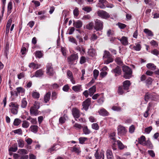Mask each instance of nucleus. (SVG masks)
<instances>
[{"label": "nucleus", "mask_w": 159, "mask_h": 159, "mask_svg": "<svg viewBox=\"0 0 159 159\" xmlns=\"http://www.w3.org/2000/svg\"><path fill=\"white\" fill-rule=\"evenodd\" d=\"M122 68L124 72L123 77L125 79H129L132 76V70L127 66H123Z\"/></svg>", "instance_id": "obj_1"}, {"label": "nucleus", "mask_w": 159, "mask_h": 159, "mask_svg": "<svg viewBox=\"0 0 159 159\" xmlns=\"http://www.w3.org/2000/svg\"><path fill=\"white\" fill-rule=\"evenodd\" d=\"M103 58L104 59H107V60H105L104 61V64H107L112 62L113 60L110 52L106 50L104 51Z\"/></svg>", "instance_id": "obj_2"}, {"label": "nucleus", "mask_w": 159, "mask_h": 159, "mask_svg": "<svg viewBox=\"0 0 159 159\" xmlns=\"http://www.w3.org/2000/svg\"><path fill=\"white\" fill-rule=\"evenodd\" d=\"M46 73L48 75L52 76L55 73L52 63H48L46 65Z\"/></svg>", "instance_id": "obj_3"}, {"label": "nucleus", "mask_w": 159, "mask_h": 159, "mask_svg": "<svg viewBox=\"0 0 159 159\" xmlns=\"http://www.w3.org/2000/svg\"><path fill=\"white\" fill-rule=\"evenodd\" d=\"M94 28L97 31L102 30L103 28V22L99 20L96 19L95 21Z\"/></svg>", "instance_id": "obj_4"}, {"label": "nucleus", "mask_w": 159, "mask_h": 159, "mask_svg": "<svg viewBox=\"0 0 159 159\" xmlns=\"http://www.w3.org/2000/svg\"><path fill=\"white\" fill-rule=\"evenodd\" d=\"M17 91H14V92L11 91V96L15 95L16 96H18V94H21V95L24 94L25 90L21 87H19L16 88Z\"/></svg>", "instance_id": "obj_5"}, {"label": "nucleus", "mask_w": 159, "mask_h": 159, "mask_svg": "<svg viewBox=\"0 0 159 159\" xmlns=\"http://www.w3.org/2000/svg\"><path fill=\"white\" fill-rule=\"evenodd\" d=\"M97 14L98 16L103 19H107L110 16L107 12L102 10H98L97 11Z\"/></svg>", "instance_id": "obj_6"}, {"label": "nucleus", "mask_w": 159, "mask_h": 159, "mask_svg": "<svg viewBox=\"0 0 159 159\" xmlns=\"http://www.w3.org/2000/svg\"><path fill=\"white\" fill-rule=\"evenodd\" d=\"M117 130L118 134L122 135H125L127 131L125 127L121 125H119L118 127Z\"/></svg>", "instance_id": "obj_7"}, {"label": "nucleus", "mask_w": 159, "mask_h": 159, "mask_svg": "<svg viewBox=\"0 0 159 159\" xmlns=\"http://www.w3.org/2000/svg\"><path fill=\"white\" fill-rule=\"evenodd\" d=\"M78 58L77 54H72L68 58V61L69 64L72 65L74 61Z\"/></svg>", "instance_id": "obj_8"}, {"label": "nucleus", "mask_w": 159, "mask_h": 159, "mask_svg": "<svg viewBox=\"0 0 159 159\" xmlns=\"http://www.w3.org/2000/svg\"><path fill=\"white\" fill-rule=\"evenodd\" d=\"M91 98H88L83 102L82 105L83 106V109L85 111H87L88 109L91 104Z\"/></svg>", "instance_id": "obj_9"}, {"label": "nucleus", "mask_w": 159, "mask_h": 159, "mask_svg": "<svg viewBox=\"0 0 159 159\" xmlns=\"http://www.w3.org/2000/svg\"><path fill=\"white\" fill-rule=\"evenodd\" d=\"M111 71L112 73L115 74V75L116 76L121 74L122 71L121 68L118 66H117L115 68L113 69Z\"/></svg>", "instance_id": "obj_10"}, {"label": "nucleus", "mask_w": 159, "mask_h": 159, "mask_svg": "<svg viewBox=\"0 0 159 159\" xmlns=\"http://www.w3.org/2000/svg\"><path fill=\"white\" fill-rule=\"evenodd\" d=\"M14 159H28V155H23L20 156L19 154L14 153L13 155Z\"/></svg>", "instance_id": "obj_11"}, {"label": "nucleus", "mask_w": 159, "mask_h": 159, "mask_svg": "<svg viewBox=\"0 0 159 159\" xmlns=\"http://www.w3.org/2000/svg\"><path fill=\"white\" fill-rule=\"evenodd\" d=\"M44 71L42 69H40L37 70L35 73L34 75L32 77H42L44 74Z\"/></svg>", "instance_id": "obj_12"}, {"label": "nucleus", "mask_w": 159, "mask_h": 159, "mask_svg": "<svg viewBox=\"0 0 159 159\" xmlns=\"http://www.w3.org/2000/svg\"><path fill=\"white\" fill-rule=\"evenodd\" d=\"M72 115L75 119L78 118L80 116L79 110L76 108H73L72 110Z\"/></svg>", "instance_id": "obj_13"}, {"label": "nucleus", "mask_w": 159, "mask_h": 159, "mask_svg": "<svg viewBox=\"0 0 159 159\" xmlns=\"http://www.w3.org/2000/svg\"><path fill=\"white\" fill-rule=\"evenodd\" d=\"M73 25L76 28H80L82 26L83 23L82 21L80 20H78L76 21L74 20Z\"/></svg>", "instance_id": "obj_14"}, {"label": "nucleus", "mask_w": 159, "mask_h": 159, "mask_svg": "<svg viewBox=\"0 0 159 159\" xmlns=\"http://www.w3.org/2000/svg\"><path fill=\"white\" fill-rule=\"evenodd\" d=\"M96 159H104V152H98L97 150L94 155Z\"/></svg>", "instance_id": "obj_15"}, {"label": "nucleus", "mask_w": 159, "mask_h": 159, "mask_svg": "<svg viewBox=\"0 0 159 159\" xmlns=\"http://www.w3.org/2000/svg\"><path fill=\"white\" fill-rule=\"evenodd\" d=\"M30 113L31 115L36 116L39 114V112L38 109L31 107L30 108Z\"/></svg>", "instance_id": "obj_16"}, {"label": "nucleus", "mask_w": 159, "mask_h": 159, "mask_svg": "<svg viewBox=\"0 0 159 159\" xmlns=\"http://www.w3.org/2000/svg\"><path fill=\"white\" fill-rule=\"evenodd\" d=\"M123 84L124 89L126 91L128 90L131 84L130 81L128 80H125L123 82Z\"/></svg>", "instance_id": "obj_17"}, {"label": "nucleus", "mask_w": 159, "mask_h": 159, "mask_svg": "<svg viewBox=\"0 0 159 159\" xmlns=\"http://www.w3.org/2000/svg\"><path fill=\"white\" fill-rule=\"evenodd\" d=\"M51 96V92H48L46 93L44 96V102L45 103H47L49 101Z\"/></svg>", "instance_id": "obj_18"}, {"label": "nucleus", "mask_w": 159, "mask_h": 159, "mask_svg": "<svg viewBox=\"0 0 159 159\" xmlns=\"http://www.w3.org/2000/svg\"><path fill=\"white\" fill-rule=\"evenodd\" d=\"M121 43L124 45H126L128 44L127 38L125 36H122L121 38L119 39Z\"/></svg>", "instance_id": "obj_19"}, {"label": "nucleus", "mask_w": 159, "mask_h": 159, "mask_svg": "<svg viewBox=\"0 0 159 159\" xmlns=\"http://www.w3.org/2000/svg\"><path fill=\"white\" fill-rule=\"evenodd\" d=\"M41 66L40 65L38 64H36L34 62L30 63L29 65V66L31 68L37 69L39 68Z\"/></svg>", "instance_id": "obj_20"}, {"label": "nucleus", "mask_w": 159, "mask_h": 159, "mask_svg": "<svg viewBox=\"0 0 159 159\" xmlns=\"http://www.w3.org/2000/svg\"><path fill=\"white\" fill-rule=\"evenodd\" d=\"M143 146H146L148 148L150 149H152L153 148L152 144L149 140H148L146 141H145V143Z\"/></svg>", "instance_id": "obj_21"}, {"label": "nucleus", "mask_w": 159, "mask_h": 159, "mask_svg": "<svg viewBox=\"0 0 159 159\" xmlns=\"http://www.w3.org/2000/svg\"><path fill=\"white\" fill-rule=\"evenodd\" d=\"M98 112L100 115L102 116H107L109 115V113L104 108L100 109Z\"/></svg>", "instance_id": "obj_22"}, {"label": "nucleus", "mask_w": 159, "mask_h": 159, "mask_svg": "<svg viewBox=\"0 0 159 159\" xmlns=\"http://www.w3.org/2000/svg\"><path fill=\"white\" fill-rule=\"evenodd\" d=\"M39 127L36 125H32L30 128V131L34 133H36L38 131Z\"/></svg>", "instance_id": "obj_23"}, {"label": "nucleus", "mask_w": 159, "mask_h": 159, "mask_svg": "<svg viewBox=\"0 0 159 159\" xmlns=\"http://www.w3.org/2000/svg\"><path fill=\"white\" fill-rule=\"evenodd\" d=\"M146 141V138L143 135H142L140 138L138 139V143L140 144L143 145Z\"/></svg>", "instance_id": "obj_24"}, {"label": "nucleus", "mask_w": 159, "mask_h": 159, "mask_svg": "<svg viewBox=\"0 0 159 159\" xmlns=\"http://www.w3.org/2000/svg\"><path fill=\"white\" fill-rule=\"evenodd\" d=\"M76 50L80 52V53L81 55H84L85 52V48L82 47L77 46L76 48Z\"/></svg>", "instance_id": "obj_25"}, {"label": "nucleus", "mask_w": 159, "mask_h": 159, "mask_svg": "<svg viewBox=\"0 0 159 159\" xmlns=\"http://www.w3.org/2000/svg\"><path fill=\"white\" fill-rule=\"evenodd\" d=\"M152 81L153 80L150 77H148L145 81L146 85L149 87V86L152 84Z\"/></svg>", "instance_id": "obj_26"}, {"label": "nucleus", "mask_w": 159, "mask_h": 159, "mask_svg": "<svg viewBox=\"0 0 159 159\" xmlns=\"http://www.w3.org/2000/svg\"><path fill=\"white\" fill-rule=\"evenodd\" d=\"M107 156L108 159H113V157L111 151L108 149L107 152Z\"/></svg>", "instance_id": "obj_27"}, {"label": "nucleus", "mask_w": 159, "mask_h": 159, "mask_svg": "<svg viewBox=\"0 0 159 159\" xmlns=\"http://www.w3.org/2000/svg\"><path fill=\"white\" fill-rule=\"evenodd\" d=\"M89 95L92 96L96 91V87L95 85H93L92 87L89 89Z\"/></svg>", "instance_id": "obj_28"}, {"label": "nucleus", "mask_w": 159, "mask_h": 159, "mask_svg": "<svg viewBox=\"0 0 159 159\" xmlns=\"http://www.w3.org/2000/svg\"><path fill=\"white\" fill-rule=\"evenodd\" d=\"M146 67L148 69L153 70H155L156 68V66L154 64L152 63L148 64L146 65Z\"/></svg>", "instance_id": "obj_29"}, {"label": "nucleus", "mask_w": 159, "mask_h": 159, "mask_svg": "<svg viewBox=\"0 0 159 159\" xmlns=\"http://www.w3.org/2000/svg\"><path fill=\"white\" fill-rule=\"evenodd\" d=\"M72 89L75 92L80 91L82 90L81 89V85H78L73 86L72 87Z\"/></svg>", "instance_id": "obj_30"}, {"label": "nucleus", "mask_w": 159, "mask_h": 159, "mask_svg": "<svg viewBox=\"0 0 159 159\" xmlns=\"http://www.w3.org/2000/svg\"><path fill=\"white\" fill-rule=\"evenodd\" d=\"M72 148V152H74L78 154H79L81 152L80 148L76 147V145Z\"/></svg>", "instance_id": "obj_31"}, {"label": "nucleus", "mask_w": 159, "mask_h": 159, "mask_svg": "<svg viewBox=\"0 0 159 159\" xmlns=\"http://www.w3.org/2000/svg\"><path fill=\"white\" fill-rule=\"evenodd\" d=\"M27 102L25 98H23L21 101V107L22 108H25L27 105Z\"/></svg>", "instance_id": "obj_32"}, {"label": "nucleus", "mask_w": 159, "mask_h": 159, "mask_svg": "<svg viewBox=\"0 0 159 159\" xmlns=\"http://www.w3.org/2000/svg\"><path fill=\"white\" fill-rule=\"evenodd\" d=\"M144 32L148 36H152L153 35V33L152 31L148 29H144Z\"/></svg>", "instance_id": "obj_33"}, {"label": "nucleus", "mask_w": 159, "mask_h": 159, "mask_svg": "<svg viewBox=\"0 0 159 159\" xmlns=\"http://www.w3.org/2000/svg\"><path fill=\"white\" fill-rule=\"evenodd\" d=\"M17 145L16 143H14L12 145V147H10L9 151H12L13 152H15L17 150Z\"/></svg>", "instance_id": "obj_34"}, {"label": "nucleus", "mask_w": 159, "mask_h": 159, "mask_svg": "<svg viewBox=\"0 0 159 159\" xmlns=\"http://www.w3.org/2000/svg\"><path fill=\"white\" fill-rule=\"evenodd\" d=\"M12 8V2L11 1L9 2L7 6V14H9L11 12Z\"/></svg>", "instance_id": "obj_35"}, {"label": "nucleus", "mask_w": 159, "mask_h": 159, "mask_svg": "<svg viewBox=\"0 0 159 159\" xmlns=\"http://www.w3.org/2000/svg\"><path fill=\"white\" fill-rule=\"evenodd\" d=\"M88 139V138L85 137H80L79 139V143L82 144H84L85 142Z\"/></svg>", "instance_id": "obj_36"}, {"label": "nucleus", "mask_w": 159, "mask_h": 159, "mask_svg": "<svg viewBox=\"0 0 159 159\" xmlns=\"http://www.w3.org/2000/svg\"><path fill=\"white\" fill-rule=\"evenodd\" d=\"M117 145L118 148L120 150L124 149L125 148V145L122 143L120 140H118L117 141Z\"/></svg>", "instance_id": "obj_37"}, {"label": "nucleus", "mask_w": 159, "mask_h": 159, "mask_svg": "<svg viewBox=\"0 0 159 159\" xmlns=\"http://www.w3.org/2000/svg\"><path fill=\"white\" fill-rule=\"evenodd\" d=\"M9 106L11 108H19V105L16 102H11L10 103Z\"/></svg>", "instance_id": "obj_38"}, {"label": "nucleus", "mask_w": 159, "mask_h": 159, "mask_svg": "<svg viewBox=\"0 0 159 159\" xmlns=\"http://www.w3.org/2000/svg\"><path fill=\"white\" fill-rule=\"evenodd\" d=\"M152 95L151 93H147L145 94L144 96V100L146 102H148L149 99L152 98Z\"/></svg>", "instance_id": "obj_39"}, {"label": "nucleus", "mask_w": 159, "mask_h": 159, "mask_svg": "<svg viewBox=\"0 0 159 159\" xmlns=\"http://www.w3.org/2000/svg\"><path fill=\"white\" fill-rule=\"evenodd\" d=\"M17 142L19 147L20 148H23L24 145V141L21 139H20L17 140Z\"/></svg>", "instance_id": "obj_40"}, {"label": "nucleus", "mask_w": 159, "mask_h": 159, "mask_svg": "<svg viewBox=\"0 0 159 159\" xmlns=\"http://www.w3.org/2000/svg\"><path fill=\"white\" fill-rule=\"evenodd\" d=\"M35 55L36 57L40 58L43 56V53L41 51H37L35 52Z\"/></svg>", "instance_id": "obj_41"}, {"label": "nucleus", "mask_w": 159, "mask_h": 159, "mask_svg": "<svg viewBox=\"0 0 159 159\" xmlns=\"http://www.w3.org/2000/svg\"><path fill=\"white\" fill-rule=\"evenodd\" d=\"M83 131L84 133L85 134H88L91 132L88 129L87 126H85L83 128Z\"/></svg>", "instance_id": "obj_42"}, {"label": "nucleus", "mask_w": 159, "mask_h": 159, "mask_svg": "<svg viewBox=\"0 0 159 159\" xmlns=\"http://www.w3.org/2000/svg\"><path fill=\"white\" fill-rule=\"evenodd\" d=\"M22 126L23 128H27L29 126V123L26 120H24L23 121Z\"/></svg>", "instance_id": "obj_43"}, {"label": "nucleus", "mask_w": 159, "mask_h": 159, "mask_svg": "<svg viewBox=\"0 0 159 159\" xmlns=\"http://www.w3.org/2000/svg\"><path fill=\"white\" fill-rule=\"evenodd\" d=\"M19 108H11L10 109L11 110V113L14 115L17 114Z\"/></svg>", "instance_id": "obj_44"}, {"label": "nucleus", "mask_w": 159, "mask_h": 159, "mask_svg": "<svg viewBox=\"0 0 159 159\" xmlns=\"http://www.w3.org/2000/svg\"><path fill=\"white\" fill-rule=\"evenodd\" d=\"M18 152L21 155H25L28 153V152L25 149H19L18 150Z\"/></svg>", "instance_id": "obj_45"}, {"label": "nucleus", "mask_w": 159, "mask_h": 159, "mask_svg": "<svg viewBox=\"0 0 159 159\" xmlns=\"http://www.w3.org/2000/svg\"><path fill=\"white\" fill-rule=\"evenodd\" d=\"M32 96L33 98L37 99L39 98L40 94L38 92H34L32 93Z\"/></svg>", "instance_id": "obj_46"}, {"label": "nucleus", "mask_w": 159, "mask_h": 159, "mask_svg": "<svg viewBox=\"0 0 159 159\" xmlns=\"http://www.w3.org/2000/svg\"><path fill=\"white\" fill-rule=\"evenodd\" d=\"M79 10L78 8L76 7L73 10V14L75 16L77 17L79 15Z\"/></svg>", "instance_id": "obj_47"}, {"label": "nucleus", "mask_w": 159, "mask_h": 159, "mask_svg": "<svg viewBox=\"0 0 159 159\" xmlns=\"http://www.w3.org/2000/svg\"><path fill=\"white\" fill-rule=\"evenodd\" d=\"M13 132L15 134H18L19 135H22V131L21 129H19L13 131Z\"/></svg>", "instance_id": "obj_48"}, {"label": "nucleus", "mask_w": 159, "mask_h": 159, "mask_svg": "<svg viewBox=\"0 0 159 159\" xmlns=\"http://www.w3.org/2000/svg\"><path fill=\"white\" fill-rule=\"evenodd\" d=\"M141 45L138 43L136 44V46H134L133 48L137 51H140L141 49Z\"/></svg>", "instance_id": "obj_49"}, {"label": "nucleus", "mask_w": 159, "mask_h": 159, "mask_svg": "<svg viewBox=\"0 0 159 159\" xmlns=\"http://www.w3.org/2000/svg\"><path fill=\"white\" fill-rule=\"evenodd\" d=\"M116 133L115 132H113L110 135V138L111 139L113 140V142H116V139L115 137Z\"/></svg>", "instance_id": "obj_50"}, {"label": "nucleus", "mask_w": 159, "mask_h": 159, "mask_svg": "<svg viewBox=\"0 0 159 159\" xmlns=\"http://www.w3.org/2000/svg\"><path fill=\"white\" fill-rule=\"evenodd\" d=\"M99 71L98 70L95 69L93 71V76L95 79H96L99 75Z\"/></svg>", "instance_id": "obj_51"}, {"label": "nucleus", "mask_w": 159, "mask_h": 159, "mask_svg": "<svg viewBox=\"0 0 159 159\" xmlns=\"http://www.w3.org/2000/svg\"><path fill=\"white\" fill-rule=\"evenodd\" d=\"M21 122V120L18 119H15L13 123V125L15 126L18 125Z\"/></svg>", "instance_id": "obj_52"}, {"label": "nucleus", "mask_w": 159, "mask_h": 159, "mask_svg": "<svg viewBox=\"0 0 159 159\" xmlns=\"http://www.w3.org/2000/svg\"><path fill=\"white\" fill-rule=\"evenodd\" d=\"M92 128L93 129L96 130H98L99 128V126L97 123H93L92 125Z\"/></svg>", "instance_id": "obj_53"}, {"label": "nucleus", "mask_w": 159, "mask_h": 159, "mask_svg": "<svg viewBox=\"0 0 159 159\" xmlns=\"http://www.w3.org/2000/svg\"><path fill=\"white\" fill-rule=\"evenodd\" d=\"M57 93L55 91L52 93L51 98L52 100H55L57 98Z\"/></svg>", "instance_id": "obj_54"}, {"label": "nucleus", "mask_w": 159, "mask_h": 159, "mask_svg": "<svg viewBox=\"0 0 159 159\" xmlns=\"http://www.w3.org/2000/svg\"><path fill=\"white\" fill-rule=\"evenodd\" d=\"M115 61L119 65H121L122 63V61L120 57H117L115 59Z\"/></svg>", "instance_id": "obj_55"}, {"label": "nucleus", "mask_w": 159, "mask_h": 159, "mask_svg": "<svg viewBox=\"0 0 159 159\" xmlns=\"http://www.w3.org/2000/svg\"><path fill=\"white\" fill-rule=\"evenodd\" d=\"M82 10L87 12H89L92 10L91 7H85L82 8Z\"/></svg>", "instance_id": "obj_56"}, {"label": "nucleus", "mask_w": 159, "mask_h": 159, "mask_svg": "<svg viewBox=\"0 0 159 159\" xmlns=\"http://www.w3.org/2000/svg\"><path fill=\"white\" fill-rule=\"evenodd\" d=\"M148 154L152 157H154L155 156V153L152 150H148Z\"/></svg>", "instance_id": "obj_57"}, {"label": "nucleus", "mask_w": 159, "mask_h": 159, "mask_svg": "<svg viewBox=\"0 0 159 159\" xmlns=\"http://www.w3.org/2000/svg\"><path fill=\"white\" fill-rule=\"evenodd\" d=\"M117 92L120 95H122L124 93L121 86H119L118 87Z\"/></svg>", "instance_id": "obj_58"}, {"label": "nucleus", "mask_w": 159, "mask_h": 159, "mask_svg": "<svg viewBox=\"0 0 159 159\" xmlns=\"http://www.w3.org/2000/svg\"><path fill=\"white\" fill-rule=\"evenodd\" d=\"M135 129V127L133 125H131L129 128V132L130 133H133L134 132Z\"/></svg>", "instance_id": "obj_59"}, {"label": "nucleus", "mask_w": 159, "mask_h": 159, "mask_svg": "<svg viewBox=\"0 0 159 159\" xmlns=\"http://www.w3.org/2000/svg\"><path fill=\"white\" fill-rule=\"evenodd\" d=\"M73 127L78 129H80L82 128L81 125L77 123H75L73 125Z\"/></svg>", "instance_id": "obj_60"}, {"label": "nucleus", "mask_w": 159, "mask_h": 159, "mask_svg": "<svg viewBox=\"0 0 159 159\" xmlns=\"http://www.w3.org/2000/svg\"><path fill=\"white\" fill-rule=\"evenodd\" d=\"M32 107L36 108V109H38L40 107V103L37 102L35 101L34 104V105Z\"/></svg>", "instance_id": "obj_61"}, {"label": "nucleus", "mask_w": 159, "mask_h": 159, "mask_svg": "<svg viewBox=\"0 0 159 159\" xmlns=\"http://www.w3.org/2000/svg\"><path fill=\"white\" fill-rule=\"evenodd\" d=\"M89 52H90V53H92V54H90V55L92 57L95 55L96 54V51L95 49H93V48H92L89 50Z\"/></svg>", "instance_id": "obj_62"}, {"label": "nucleus", "mask_w": 159, "mask_h": 159, "mask_svg": "<svg viewBox=\"0 0 159 159\" xmlns=\"http://www.w3.org/2000/svg\"><path fill=\"white\" fill-rule=\"evenodd\" d=\"M118 25L119 28L121 29H124L126 27V26L125 24L120 23H118Z\"/></svg>", "instance_id": "obj_63"}, {"label": "nucleus", "mask_w": 159, "mask_h": 159, "mask_svg": "<svg viewBox=\"0 0 159 159\" xmlns=\"http://www.w3.org/2000/svg\"><path fill=\"white\" fill-rule=\"evenodd\" d=\"M67 75L68 77V78L70 79L73 77L72 72L70 70H68L67 72Z\"/></svg>", "instance_id": "obj_64"}]
</instances>
